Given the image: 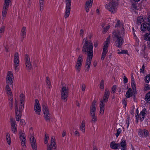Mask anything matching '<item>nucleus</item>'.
Wrapping results in <instances>:
<instances>
[{
    "label": "nucleus",
    "instance_id": "nucleus-60",
    "mask_svg": "<svg viewBox=\"0 0 150 150\" xmlns=\"http://www.w3.org/2000/svg\"><path fill=\"white\" fill-rule=\"evenodd\" d=\"M20 122L22 125H23L25 124V121L23 119H21V120Z\"/></svg>",
    "mask_w": 150,
    "mask_h": 150
},
{
    "label": "nucleus",
    "instance_id": "nucleus-28",
    "mask_svg": "<svg viewBox=\"0 0 150 150\" xmlns=\"http://www.w3.org/2000/svg\"><path fill=\"white\" fill-rule=\"evenodd\" d=\"M26 28L25 27H23L21 30V35L22 38H23L22 41L23 40V38L26 36Z\"/></svg>",
    "mask_w": 150,
    "mask_h": 150
},
{
    "label": "nucleus",
    "instance_id": "nucleus-23",
    "mask_svg": "<svg viewBox=\"0 0 150 150\" xmlns=\"http://www.w3.org/2000/svg\"><path fill=\"white\" fill-rule=\"evenodd\" d=\"M93 0H89L86 2L85 5V9L86 11L88 12L89 11V8L92 7Z\"/></svg>",
    "mask_w": 150,
    "mask_h": 150
},
{
    "label": "nucleus",
    "instance_id": "nucleus-19",
    "mask_svg": "<svg viewBox=\"0 0 150 150\" xmlns=\"http://www.w3.org/2000/svg\"><path fill=\"white\" fill-rule=\"evenodd\" d=\"M115 27L117 28V30H115L119 31L120 32L122 30H123L125 31L123 24L119 20H118L117 21L116 24L115 25Z\"/></svg>",
    "mask_w": 150,
    "mask_h": 150
},
{
    "label": "nucleus",
    "instance_id": "nucleus-29",
    "mask_svg": "<svg viewBox=\"0 0 150 150\" xmlns=\"http://www.w3.org/2000/svg\"><path fill=\"white\" fill-rule=\"evenodd\" d=\"M132 90L131 88H129L128 89L127 91V92L125 96L127 98H129L131 97L133 95H135V94H132Z\"/></svg>",
    "mask_w": 150,
    "mask_h": 150
},
{
    "label": "nucleus",
    "instance_id": "nucleus-44",
    "mask_svg": "<svg viewBox=\"0 0 150 150\" xmlns=\"http://www.w3.org/2000/svg\"><path fill=\"white\" fill-rule=\"evenodd\" d=\"M6 92L7 94L8 95L9 97H10H10H12V94L11 89L6 91Z\"/></svg>",
    "mask_w": 150,
    "mask_h": 150
},
{
    "label": "nucleus",
    "instance_id": "nucleus-58",
    "mask_svg": "<svg viewBox=\"0 0 150 150\" xmlns=\"http://www.w3.org/2000/svg\"><path fill=\"white\" fill-rule=\"evenodd\" d=\"M11 84H7V85H6V90H8L11 89L10 88V87L9 86V85H11Z\"/></svg>",
    "mask_w": 150,
    "mask_h": 150
},
{
    "label": "nucleus",
    "instance_id": "nucleus-11",
    "mask_svg": "<svg viewBox=\"0 0 150 150\" xmlns=\"http://www.w3.org/2000/svg\"><path fill=\"white\" fill-rule=\"evenodd\" d=\"M71 0H66V7L65 12L64 15L65 18H67L69 16L71 11Z\"/></svg>",
    "mask_w": 150,
    "mask_h": 150
},
{
    "label": "nucleus",
    "instance_id": "nucleus-61",
    "mask_svg": "<svg viewBox=\"0 0 150 150\" xmlns=\"http://www.w3.org/2000/svg\"><path fill=\"white\" fill-rule=\"evenodd\" d=\"M31 4V2L30 0H29L28 1V7H30Z\"/></svg>",
    "mask_w": 150,
    "mask_h": 150
},
{
    "label": "nucleus",
    "instance_id": "nucleus-39",
    "mask_svg": "<svg viewBox=\"0 0 150 150\" xmlns=\"http://www.w3.org/2000/svg\"><path fill=\"white\" fill-rule=\"evenodd\" d=\"M104 81L103 80H101L100 83V88L102 89H103L104 88Z\"/></svg>",
    "mask_w": 150,
    "mask_h": 150
},
{
    "label": "nucleus",
    "instance_id": "nucleus-40",
    "mask_svg": "<svg viewBox=\"0 0 150 150\" xmlns=\"http://www.w3.org/2000/svg\"><path fill=\"white\" fill-rule=\"evenodd\" d=\"M49 136L48 135L45 134V144H46L47 143L49 139Z\"/></svg>",
    "mask_w": 150,
    "mask_h": 150
},
{
    "label": "nucleus",
    "instance_id": "nucleus-38",
    "mask_svg": "<svg viewBox=\"0 0 150 150\" xmlns=\"http://www.w3.org/2000/svg\"><path fill=\"white\" fill-rule=\"evenodd\" d=\"M5 29L4 26H3L0 29V38H1L2 34L4 33Z\"/></svg>",
    "mask_w": 150,
    "mask_h": 150
},
{
    "label": "nucleus",
    "instance_id": "nucleus-1",
    "mask_svg": "<svg viewBox=\"0 0 150 150\" xmlns=\"http://www.w3.org/2000/svg\"><path fill=\"white\" fill-rule=\"evenodd\" d=\"M82 43L83 44L82 52L87 54L85 68L86 70L89 71L93 57V45L91 40H88L87 38H83Z\"/></svg>",
    "mask_w": 150,
    "mask_h": 150
},
{
    "label": "nucleus",
    "instance_id": "nucleus-5",
    "mask_svg": "<svg viewBox=\"0 0 150 150\" xmlns=\"http://www.w3.org/2000/svg\"><path fill=\"white\" fill-rule=\"evenodd\" d=\"M117 3L113 1L110 2L108 4H106L105 6V8L112 13H114L117 11Z\"/></svg>",
    "mask_w": 150,
    "mask_h": 150
},
{
    "label": "nucleus",
    "instance_id": "nucleus-57",
    "mask_svg": "<svg viewBox=\"0 0 150 150\" xmlns=\"http://www.w3.org/2000/svg\"><path fill=\"white\" fill-rule=\"evenodd\" d=\"M132 7L133 10L136 9L137 8V6L135 4H132Z\"/></svg>",
    "mask_w": 150,
    "mask_h": 150
},
{
    "label": "nucleus",
    "instance_id": "nucleus-42",
    "mask_svg": "<svg viewBox=\"0 0 150 150\" xmlns=\"http://www.w3.org/2000/svg\"><path fill=\"white\" fill-rule=\"evenodd\" d=\"M117 132L115 134V135L117 137L122 131V130L120 128H119L117 129Z\"/></svg>",
    "mask_w": 150,
    "mask_h": 150
},
{
    "label": "nucleus",
    "instance_id": "nucleus-49",
    "mask_svg": "<svg viewBox=\"0 0 150 150\" xmlns=\"http://www.w3.org/2000/svg\"><path fill=\"white\" fill-rule=\"evenodd\" d=\"M10 2L11 0H4V4L9 5Z\"/></svg>",
    "mask_w": 150,
    "mask_h": 150
},
{
    "label": "nucleus",
    "instance_id": "nucleus-3",
    "mask_svg": "<svg viewBox=\"0 0 150 150\" xmlns=\"http://www.w3.org/2000/svg\"><path fill=\"white\" fill-rule=\"evenodd\" d=\"M110 92L108 89H105L104 94L103 95V99H101L100 102V113L102 115L104 113V110L105 102L107 103L108 101Z\"/></svg>",
    "mask_w": 150,
    "mask_h": 150
},
{
    "label": "nucleus",
    "instance_id": "nucleus-50",
    "mask_svg": "<svg viewBox=\"0 0 150 150\" xmlns=\"http://www.w3.org/2000/svg\"><path fill=\"white\" fill-rule=\"evenodd\" d=\"M22 141V142H21V145H22L24 146H26V145H25V144L26 143V139H25V140H21Z\"/></svg>",
    "mask_w": 150,
    "mask_h": 150
},
{
    "label": "nucleus",
    "instance_id": "nucleus-43",
    "mask_svg": "<svg viewBox=\"0 0 150 150\" xmlns=\"http://www.w3.org/2000/svg\"><path fill=\"white\" fill-rule=\"evenodd\" d=\"M130 119L129 117H128L126 121V124L127 125V128H128L129 125V122L130 121Z\"/></svg>",
    "mask_w": 150,
    "mask_h": 150
},
{
    "label": "nucleus",
    "instance_id": "nucleus-53",
    "mask_svg": "<svg viewBox=\"0 0 150 150\" xmlns=\"http://www.w3.org/2000/svg\"><path fill=\"white\" fill-rule=\"evenodd\" d=\"M106 53H102V56L101 57V59L102 60H103L105 57Z\"/></svg>",
    "mask_w": 150,
    "mask_h": 150
},
{
    "label": "nucleus",
    "instance_id": "nucleus-56",
    "mask_svg": "<svg viewBox=\"0 0 150 150\" xmlns=\"http://www.w3.org/2000/svg\"><path fill=\"white\" fill-rule=\"evenodd\" d=\"M107 48L103 47L102 53H107Z\"/></svg>",
    "mask_w": 150,
    "mask_h": 150
},
{
    "label": "nucleus",
    "instance_id": "nucleus-33",
    "mask_svg": "<svg viewBox=\"0 0 150 150\" xmlns=\"http://www.w3.org/2000/svg\"><path fill=\"white\" fill-rule=\"evenodd\" d=\"M110 36H109L107 38V40L105 42L104 46H103L104 47L107 48V47H108V44L110 42Z\"/></svg>",
    "mask_w": 150,
    "mask_h": 150
},
{
    "label": "nucleus",
    "instance_id": "nucleus-34",
    "mask_svg": "<svg viewBox=\"0 0 150 150\" xmlns=\"http://www.w3.org/2000/svg\"><path fill=\"white\" fill-rule=\"evenodd\" d=\"M144 100L146 102L150 101V91L146 94L145 96Z\"/></svg>",
    "mask_w": 150,
    "mask_h": 150
},
{
    "label": "nucleus",
    "instance_id": "nucleus-4",
    "mask_svg": "<svg viewBox=\"0 0 150 150\" xmlns=\"http://www.w3.org/2000/svg\"><path fill=\"white\" fill-rule=\"evenodd\" d=\"M96 100H93L90 107L89 115L91 118L90 122L92 123L97 121V118L96 115Z\"/></svg>",
    "mask_w": 150,
    "mask_h": 150
},
{
    "label": "nucleus",
    "instance_id": "nucleus-46",
    "mask_svg": "<svg viewBox=\"0 0 150 150\" xmlns=\"http://www.w3.org/2000/svg\"><path fill=\"white\" fill-rule=\"evenodd\" d=\"M20 138L21 140H23L25 139V138L24 136V134L22 133L20 135Z\"/></svg>",
    "mask_w": 150,
    "mask_h": 150
},
{
    "label": "nucleus",
    "instance_id": "nucleus-2",
    "mask_svg": "<svg viewBox=\"0 0 150 150\" xmlns=\"http://www.w3.org/2000/svg\"><path fill=\"white\" fill-rule=\"evenodd\" d=\"M125 31L123 30L119 31L114 30L112 33V36L113 38H116V40L115 42V46L116 47L121 48L124 42V41L122 37L124 36Z\"/></svg>",
    "mask_w": 150,
    "mask_h": 150
},
{
    "label": "nucleus",
    "instance_id": "nucleus-22",
    "mask_svg": "<svg viewBox=\"0 0 150 150\" xmlns=\"http://www.w3.org/2000/svg\"><path fill=\"white\" fill-rule=\"evenodd\" d=\"M9 5L4 4V7L2 13V19H4L6 17L7 13V9Z\"/></svg>",
    "mask_w": 150,
    "mask_h": 150
},
{
    "label": "nucleus",
    "instance_id": "nucleus-36",
    "mask_svg": "<svg viewBox=\"0 0 150 150\" xmlns=\"http://www.w3.org/2000/svg\"><path fill=\"white\" fill-rule=\"evenodd\" d=\"M150 80V75L148 74L145 78L144 80L145 83H149Z\"/></svg>",
    "mask_w": 150,
    "mask_h": 150
},
{
    "label": "nucleus",
    "instance_id": "nucleus-52",
    "mask_svg": "<svg viewBox=\"0 0 150 150\" xmlns=\"http://www.w3.org/2000/svg\"><path fill=\"white\" fill-rule=\"evenodd\" d=\"M116 87V85H114L112 88V91L113 93H114L115 91Z\"/></svg>",
    "mask_w": 150,
    "mask_h": 150
},
{
    "label": "nucleus",
    "instance_id": "nucleus-63",
    "mask_svg": "<svg viewBox=\"0 0 150 150\" xmlns=\"http://www.w3.org/2000/svg\"><path fill=\"white\" fill-rule=\"evenodd\" d=\"M74 134L75 136H79V132L77 131H76L75 132Z\"/></svg>",
    "mask_w": 150,
    "mask_h": 150
},
{
    "label": "nucleus",
    "instance_id": "nucleus-14",
    "mask_svg": "<svg viewBox=\"0 0 150 150\" xmlns=\"http://www.w3.org/2000/svg\"><path fill=\"white\" fill-rule=\"evenodd\" d=\"M13 73L11 71H8L6 78V83L8 84H12L13 82Z\"/></svg>",
    "mask_w": 150,
    "mask_h": 150
},
{
    "label": "nucleus",
    "instance_id": "nucleus-47",
    "mask_svg": "<svg viewBox=\"0 0 150 150\" xmlns=\"http://www.w3.org/2000/svg\"><path fill=\"white\" fill-rule=\"evenodd\" d=\"M127 50H122L121 52H117V54H127Z\"/></svg>",
    "mask_w": 150,
    "mask_h": 150
},
{
    "label": "nucleus",
    "instance_id": "nucleus-18",
    "mask_svg": "<svg viewBox=\"0 0 150 150\" xmlns=\"http://www.w3.org/2000/svg\"><path fill=\"white\" fill-rule=\"evenodd\" d=\"M57 146L54 141V139L53 137L51 138V144L50 145H47V150H52L53 149H55Z\"/></svg>",
    "mask_w": 150,
    "mask_h": 150
},
{
    "label": "nucleus",
    "instance_id": "nucleus-12",
    "mask_svg": "<svg viewBox=\"0 0 150 150\" xmlns=\"http://www.w3.org/2000/svg\"><path fill=\"white\" fill-rule=\"evenodd\" d=\"M25 61L27 69L30 70L32 68V65L30 62V58L28 54H26L25 55Z\"/></svg>",
    "mask_w": 150,
    "mask_h": 150
},
{
    "label": "nucleus",
    "instance_id": "nucleus-41",
    "mask_svg": "<svg viewBox=\"0 0 150 150\" xmlns=\"http://www.w3.org/2000/svg\"><path fill=\"white\" fill-rule=\"evenodd\" d=\"M20 97H21V100H20L21 103H22L23 102H24V96L23 94H21L20 95Z\"/></svg>",
    "mask_w": 150,
    "mask_h": 150
},
{
    "label": "nucleus",
    "instance_id": "nucleus-21",
    "mask_svg": "<svg viewBox=\"0 0 150 150\" xmlns=\"http://www.w3.org/2000/svg\"><path fill=\"white\" fill-rule=\"evenodd\" d=\"M30 142L31 146L34 150H37V144L35 139L33 136H31L30 138Z\"/></svg>",
    "mask_w": 150,
    "mask_h": 150
},
{
    "label": "nucleus",
    "instance_id": "nucleus-8",
    "mask_svg": "<svg viewBox=\"0 0 150 150\" xmlns=\"http://www.w3.org/2000/svg\"><path fill=\"white\" fill-rule=\"evenodd\" d=\"M83 55L82 54H80L79 55L77 59L75 66V68L78 73L80 71L83 63Z\"/></svg>",
    "mask_w": 150,
    "mask_h": 150
},
{
    "label": "nucleus",
    "instance_id": "nucleus-32",
    "mask_svg": "<svg viewBox=\"0 0 150 150\" xmlns=\"http://www.w3.org/2000/svg\"><path fill=\"white\" fill-rule=\"evenodd\" d=\"M80 129L82 132H84L85 130V124L84 120L82 121Z\"/></svg>",
    "mask_w": 150,
    "mask_h": 150
},
{
    "label": "nucleus",
    "instance_id": "nucleus-26",
    "mask_svg": "<svg viewBox=\"0 0 150 150\" xmlns=\"http://www.w3.org/2000/svg\"><path fill=\"white\" fill-rule=\"evenodd\" d=\"M110 146L112 149H116L120 148V144L119 143L116 144L114 142H112L110 143Z\"/></svg>",
    "mask_w": 150,
    "mask_h": 150
},
{
    "label": "nucleus",
    "instance_id": "nucleus-48",
    "mask_svg": "<svg viewBox=\"0 0 150 150\" xmlns=\"http://www.w3.org/2000/svg\"><path fill=\"white\" fill-rule=\"evenodd\" d=\"M46 83L48 85H50V78L48 77H47L46 78Z\"/></svg>",
    "mask_w": 150,
    "mask_h": 150
},
{
    "label": "nucleus",
    "instance_id": "nucleus-27",
    "mask_svg": "<svg viewBox=\"0 0 150 150\" xmlns=\"http://www.w3.org/2000/svg\"><path fill=\"white\" fill-rule=\"evenodd\" d=\"M126 142L125 140H122L120 143L121 150H127Z\"/></svg>",
    "mask_w": 150,
    "mask_h": 150
},
{
    "label": "nucleus",
    "instance_id": "nucleus-59",
    "mask_svg": "<svg viewBox=\"0 0 150 150\" xmlns=\"http://www.w3.org/2000/svg\"><path fill=\"white\" fill-rule=\"evenodd\" d=\"M124 83H126L127 82H128V79H127V78L125 77V76H124Z\"/></svg>",
    "mask_w": 150,
    "mask_h": 150
},
{
    "label": "nucleus",
    "instance_id": "nucleus-10",
    "mask_svg": "<svg viewBox=\"0 0 150 150\" xmlns=\"http://www.w3.org/2000/svg\"><path fill=\"white\" fill-rule=\"evenodd\" d=\"M147 111L146 109L144 108L141 112L140 114L138 115L139 111L137 109L136 110V112L137 115H136V117L137 120H139L140 121H142L145 116V115L146 114Z\"/></svg>",
    "mask_w": 150,
    "mask_h": 150
},
{
    "label": "nucleus",
    "instance_id": "nucleus-9",
    "mask_svg": "<svg viewBox=\"0 0 150 150\" xmlns=\"http://www.w3.org/2000/svg\"><path fill=\"white\" fill-rule=\"evenodd\" d=\"M69 89L67 87L63 86L61 91V98L62 100L64 102L67 101L68 97Z\"/></svg>",
    "mask_w": 150,
    "mask_h": 150
},
{
    "label": "nucleus",
    "instance_id": "nucleus-7",
    "mask_svg": "<svg viewBox=\"0 0 150 150\" xmlns=\"http://www.w3.org/2000/svg\"><path fill=\"white\" fill-rule=\"evenodd\" d=\"M148 17L146 19H145L144 23L142 24L141 26V30L142 31H145L147 30L150 31V21L149 18Z\"/></svg>",
    "mask_w": 150,
    "mask_h": 150
},
{
    "label": "nucleus",
    "instance_id": "nucleus-30",
    "mask_svg": "<svg viewBox=\"0 0 150 150\" xmlns=\"http://www.w3.org/2000/svg\"><path fill=\"white\" fill-rule=\"evenodd\" d=\"M145 20L143 19L142 16H139L137 18V23L138 25H140L142 22H144Z\"/></svg>",
    "mask_w": 150,
    "mask_h": 150
},
{
    "label": "nucleus",
    "instance_id": "nucleus-17",
    "mask_svg": "<svg viewBox=\"0 0 150 150\" xmlns=\"http://www.w3.org/2000/svg\"><path fill=\"white\" fill-rule=\"evenodd\" d=\"M138 133L139 135L143 137H146L149 136V131L145 129H139Z\"/></svg>",
    "mask_w": 150,
    "mask_h": 150
},
{
    "label": "nucleus",
    "instance_id": "nucleus-16",
    "mask_svg": "<svg viewBox=\"0 0 150 150\" xmlns=\"http://www.w3.org/2000/svg\"><path fill=\"white\" fill-rule=\"evenodd\" d=\"M15 111L16 114V120L17 121H19L21 117V112L18 110V108L16 101L15 103Z\"/></svg>",
    "mask_w": 150,
    "mask_h": 150
},
{
    "label": "nucleus",
    "instance_id": "nucleus-64",
    "mask_svg": "<svg viewBox=\"0 0 150 150\" xmlns=\"http://www.w3.org/2000/svg\"><path fill=\"white\" fill-rule=\"evenodd\" d=\"M62 136L63 137H64L66 135V132L65 131H63L62 132Z\"/></svg>",
    "mask_w": 150,
    "mask_h": 150
},
{
    "label": "nucleus",
    "instance_id": "nucleus-45",
    "mask_svg": "<svg viewBox=\"0 0 150 150\" xmlns=\"http://www.w3.org/2000/svg\"><path fill=\"white\" fill-rule=\"evenodd\" d=\"M24 102H23L22 103H21V105H20L19 108L18 109V110H20V112H21V110L24 108Z\"/></svg>",
    "mask_w": 150,
    "mask_h": 150
},
{
    "label": "nucleus",
    "instance_id": "nucleus-55",
    "mask_svg": "<svg viewBox=\"0 0 150 150\" xmlns=\"http://www.w3.org/2000/svg\"><path fill=\"white\" fill-rule=\"evenodd\" d=\"M80 35L82 36H83V28H81L80 30Z\"/></svg>",
    "mask_w": 150,
    "mask_h": 150
},
{
    "label": "nucleus",
    "instance_id": "nucleus-51",
    "mask_svg": "<svg viewBox=\"0 0 150 150\" xmlns=\"http://www.w3.org/2000/svg\"><path fill=\"white\" fill-rule=\"evenodd\" d=\"M110 25H108L103 28V32H106L110 28Z\"/></svg>",
    "mask_w": 150,
    "mask_h": 150
},
{
    "label": "nucleus",
    "instance_id": "nucleus-6",
    "mask_svg": "<svg viewBox=\"0 0 150 150\" xmlns=\"http://www.w3.org/2000/svg\"><path fill=\"white\" fill-rule=\"evenodd\" d=\"M42 111L43 112L45 119L47 121H49L50 120V114L49 113L48 107L47 104L45 103H43L42 105Z\"/></svg>",
    "mask_w": 150,
    "mask_h": 150
},
{
    "label": "nucleus",
    "instance_id": "nucleus-54",
    "mask_svg": "<svg viewBox=\"0 0 150 150\" xmlns=\"http://www.w3.org/2000/svg\"><path fill=\"white\" fill-rule=\"evenodd\" d=\"M86 88V85L84 84H82L81 85V90L82 91H84Z\"/></svg>",
    "mask_w": 150,
    "mask_h": 150
},
{
    "label": "nucleus",
    "instance_id": "nucleus-20",
    "mask_svg": "<svg viewBox=\"0 0 150 150\" xmlns=\"http://www.w3.org/2000/svg\"><path fill=\"white\" fill-rule=\"evenodd\" d=\"M19 55L17 52H16L14 54V61L15 69L17 70L18 68V66H19Z\"/></svg>",
    "mask_w": 150,
    "mask_h": 150
},
{
    "label": "nucleus",
    "instance_id": "nucleus-15",
    "mask_svg": "<svg viewBox=\"0 0 150 150\" xmlns=\"http://www.w3.org/2000/svg\"><path fill=\"white\" fill-rule=\"evenodd\" d=\"M10 121L11 127V131L14 133H16L17 132V125L16 123L15 120L13 118H11Z\"/></svg>",
    "mask_w": 150,
    "mask_h": 150
},
{
    "label": "nucleus",
    "instance_id": "nucleus-24",
    "mask_svg": "<svg viewBox=\"0 0 150 150\" xmlns=\"http://www.w3.org/2000/svg\"><path fill=\"white\" fill-rule=\"evenodd\" d=\"M148 33H146L144 35V40L149 41L147 42L149 48L150 47V31H148Z\"/></svg>",
    "mask_w": 150,
    "mask_h": 150
},
{
    "label": "nucleus",
    "instance_id": "nucleus-13",
    "mask_svg": "<svg viewBox=\"0 0 150 150\" xmlns=\"http://www.w3.org/2000/svg\"><path fill=\"white\" fill-rule=\"evenodd\" d=\"M34 109L36 113L40 115V114L41 108L38 100L36 99L34 106Z\"/></svg>",
    "mask_w": 150,
    "mask_h": 150
},
{
    "label": "nucleus",
    "instance_id": "nucleus-37",
    "mask_svg": "<svg viewBox=\"0 0 150 150\" xmlns=\"http://www.w3.org/2000/svg\"><path fill=\"white\" fill-rule=\"evenodd\" d=\"M144 91H147L148 90H149L150 89V86L149 85L147 84H144Z\"/></svg>",
    "mask_w": 150,
    "mask_h": 150
},
{
    "label": "nucleus",
    "instance_id": "nucleus-31",
    "mask_svg": "<svg viewBox=\"0 0 150 150\" xmlns=\"http://www.w3.org/2000/svg\"><path fill=\"white\" fill-rule=\"evenodd\" d=\"M9 104L11 109H12L13 108V101L12 97H9Z\"/></svg>",
    "mask_w": 150,
    "mask_h": 150
},
{
    "label": "nucleus",
    "instance_id": "nucleus-35",
    "mask_svg": "<svg viewBox=\"0 0 150 150\" xmlns=\"http://www.w3.org/2000/svg\"><path fill=\"white\" fill-rule=\"evenodd\" d=\"M6 140L8 143V144L9 145H10L11 143V139L10 137V134L8 133H6Z\"/></svg>",
    "mask_w": 150,
    "mask_h": 150
},
{
    "label": "nucleus",
    "instance_id": "nucleus-62",
    "mask_svg": "<svg viewBox=\"0 0 150 150\" xmlns=\"http://www.w3.org/2000/svg\"><path fill=\"white\" fill-rule=\"evenodd\" d=\"M127 99L126 98L122 100V103L123 104H125L127 103Z\"/></svg>",
    "mask_w": 150,
    "mask_h": 150
},
{
    "label": "nucleus",
    "instance_id": "nucleus-25",
    "mask_svg": "<svg viewBox=\"0 0 150 150\" xmlns=\"http://www.w3.org/2000/svg\"><path fill=\"white\" fill-rule=\"evenodd\" d=\"M131 85L133 89V91L132 92V94H135L136 92V84L134 82V79L133 76H132L131 79Z\"/></svg>",
    "mask_w": 150,
    "mask_h": 150
}]
</instances>
